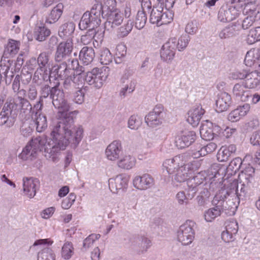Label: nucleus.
I'll list each match as a JSON object with an SVG mask.
<instances>
[{
    "instance_id": "24",
    "label": "nucleus",
    "mask_w": 260,
    "mask_h": 260,
    "mask_svg": "<svg viewBox=\"0 0 260 260\" xmlns=\"http://www.w3.org/2000/svg\"><path fill=\"white\" fill-rule=\"evenodd\" d=\"M260 59V49L253 48L248 51L245 57L244 63L247 67L257 69Z\"/></svg>"
},
{
    "instance_id": "7",
    "label": "nucleus",
    "mask_w": 260,
    "mask_h": 260,
    "mask_svg": "<svg viewBox=\"0 0 260 260\" xmlns=\"http://www.w3.org/2000/svg\"><path fill=\"white\" fill-rule=\"evenodd\" d=\"M196 228L197 224L194 221L191 220H187L179 227L178 231V241L184 245L191 243L194 238Z\"/></svg>"
},
{
    "instance_id": "31",
    "label": "nucleus",
    "mask_w": 260,
    "mask_h": 260,
    "mask_svg": "<svg viewBox=\"0 0 260 260\" xmlns=\"http://www.w3.org/2000/svg\"><path fill=\"white\" fill-rule=\"evenodd\" d=\"M19 50V42L11 40L5 48L3 58H6L9 57H13L16 54Z\"/></svg>"
},
{
    "instance_id": "41",
    "label": "nucleus",
    "mask_w": 260,
    "mask_h": 260,
    "mask_svg": "<svg viewBox=\"0 0 260 260\" xmlns=\"http://www.w3.org/2000/svg\"><path fill=\"white\" fill-rule=\"evenodd\" d=\"M242 160L239 157L234 158L228 166L227 172L231 175L235 174L242 168Z\"/></svg>"
},
{
    "instance_id": "14",
    "label": "nucleus",
    "mask_w": 260,
    "mask_h": 260,
    "mask_svg": "<svg viewBox=\"0 0 260 260\" xmlns=\"http://www.w3.org/2000/svg\"><path fill=\"white\" fill-rule=\"evenodd\" d=\"M128 177L124 174H120L115 178L109 179V187L110 190L114 193H117L121 190L127 188Z\"/></svg>"
},
{
    "instance_id": "56",
    "label": "nucleus",
    "mask_w": 260,
    "mask_h": 260,
    "mask_svg": "<svg viewBox=\"0 0 260 260\" xmlns=\"http://www.w3.org/2000/svg\"><path fill=\"white\" fill-rule=\"evenodd\" d=\"M257 69H253L251 71L250 70H246V77L245 78L246 80L245 82H248L249 83L254 82L255 80H258L256 78L259 73L257 72Z\"/></svg>"
},
{
    "instance_id": "48",
    "label": "nucleus",
    "mask_w": 260,
    "mask_h": 260,
    "mask_svg": "<svg viewBox=\"0 0 260 260\" xmlns=\"http://www.w3.org/2000/svg\"><path fill=\"white\" fill-rule=\"evenodd\" d=\"M57 87V85L52 87L47 84L42 85L40 90L41 95L39 96V99L43 101V99L49 98L50 100L53 94V90L54 88H56Z\"/></svg>"
},
{
    "instance_id": "52",
    "label": "nucleus",
    "mask_w": 260,
    "mask_h": 260,
    "mask_svg": "<svg viewBox=\"0 0 260 260\" xmlns=\"http://www.w3.org/2000/svg\"><path fill=\"white\" fill-rule=\"evenodd\" d=\"M190 40V38L188 35H182L178 40L177 39L176 48H177L180 51L183 50L187 47Z\"/></svg>"
},
{
    "instance_id": "22",
    "label": "nucleus",
    "mask_w": 260,
    "mask_h": 260,
    "mask_svg": "<svg viewBox=\"0 0 260 260\" xmlns=\"http://www.w3.org/2000/svg\"><path fill=\"white\" fill-rule=\"evenodd\" d=\"M59 64L54 65L51 71V74H55L56 78L61 80L70 77L71 69L68 67V61H60Z\"/></svg>"
},
{
    "instance_id": "21",
    "label": "nucleus",
    "mask_w": 260,
    "mask_h": 260,
    "mask_svg": "<svg viewBox=\"0 0 260 260\" xmlns=\"http://www.w3.org/2000/svg\"><path fill=\"white\" fill-rule=\"evenodd\" d=\"M153 178L148 174H145L142 176H136L133 180L134 186L137 189L145 190L153 184Z\"/></svg>"
},
{
    "instance_id": "60",
    "label": "nucleus",
    "mask_w": 260,
    "mask_h": 260,
    "mask_svg": "<svg viewBox=\"0 0 260 260\" xmlns=\"http://www.w3.org/2000/svg\"><path fill=\"white\" fill-rule=\"evenodd\" d=\"M128 127L133 129H137L141 125V122L135 115L130 117L128 121Z\"/></svg>"
},
{
    "instance_id": "36",
    "label": "nucleus",
    "mask_w": 260,
    "mask_h": 260,
    "mask_svg": "<svg viewBox=\"0 0 260 260\" xmlns=\"http://www.w3.org/2000/svg\"><path fill=\"white\" fill-rule=\"evenodd\" d=\"M35 127V122L33 119L26 120L23 121L20 127V132L25 137L31 135Z\"/></svg>"
},
{
    "instance_id": "51",
    "label": "nucleus",
    "mask_w": 260,
    "mask_h": 260,
    "mask_svg": "<svg viewBox=\"0 0 260 260\" xmlns=\"http://www.w3.org/2000/svg\"><path fill=\"white\" fill-rule=\"evenodd\" d=\"M73 249L74 248L72 243L68 242L65 243L62 247V257L66 259L70 258L73 254Z\"/></svg>"
},
{
    "instance_id": "16",
    "label": "nucleus",
    "mask_w": 260,
    "mask_h": 260,
    "mask_svg": "<svg viewBox=\"0 0 260 260\" xmlns=\"http://www.w3.org/2000/svg\"><path fill=\"white\" fill-rule=\"evenodd\" d=\"M105 16H107V20L105 23V27L108 30L115 28L120 25L123 20L122 14L117 10L110 11L105 14Z\"/></svg>"
},
{
    "instance_id": "47",
    "label": "nucleus",
    "mask_w": 260,
    "mask_h": 260,
    "mask_svg": "<svg viewBox=\"0 0 260 260\" xmlns=\"http://www.w3.org/2000/svg\"><path fill=\"white\" fill-rule=\"evenodd\" d=\"M133 25V22L131 20H128L126 24L118 28L117 36L119 38H124L127 36L132 31Z\"/></svg>"
},
{
    "instance_id": "43",
    "label": "nucleus",
    "mask_w": 260,
    "mask_h": 260,
    "mask_svg": "<svg viewBox=\"0 0 260 260\" xmlns=\"http://www.w3.org/2000/svg\"><path fill=\"white\" fill-rule=\"evenodd\" d=\"M38 260H55V255L51 248L46 247L38 252Z\"/></svg>"
},
{
    "instance_id": "37",
    "label": "nucleus",
    "mask_w": 260,
    "mask_h": 260,
    "mask_svg": "<svg viewBox=\"0 0 260 260\" xmlns=\"http://www.w3.org/2000/svg\"><path fill=\"white\" fill-rule=\"evenodd\" d=\"M75 25L73 22H68L61 25L58 30V35L63 38L71 35L75 30Z\"/></svg>"
},
{
    "instance_id": "12",
    "label": "nucleus",
    "mask_w": 260,
    "mask_h": 260,
    "mask_svg": "<svg viewBox=\"0 0 260 260\" xmlns=\"http://www.w3.org/2000/svg\"><path fill=\"white\" fill-rule=\"evenodd\" d=\"M177 38L170 39L162 46L160 54L161 58L165 61H171L174 57L176 50Z\"/></svg>"
},
{
    "instance_id": "58",
    "label": "nucleus",
    "mask_w": 260,
    "mask_h": 260,
    "mask_svg": "<svg viewBox=\"0 0 260 260\" xmlns=\"http://www.w3.org/2000/svg\"><path fill=\"white\" fill-rule=\"evenodd\" d=\"M172 20L173 17L172 14L170 12L163 13L162 12L159 23V26L169 24L172 21Z\"/></svg>"
},
{
    "instance_id": "62",
    "label": "nucleus",
    "mask_w": 260,
    "mask_h": 260,
    "mask_svg": "<svg viewBox=\"0 0 260 260\" xmlns=\"http://www.w3.org/2000/svg\"><path fill=\"white\" fill-rule=\"evenodd\" d=\"M43 107V101L41 99H39L38 101H37L36 104L34 105L33 107V111H32V114L35 113V115L37 116L39 115L40 113H43L42 112V109Z\"/></svg>"
},
{
    "instance_id": "61",
    "label": "nucleus",
    "mask_w": 260,
    "mask_h": 260,
    "mask_svg": "<svg viewBox=\"0 0 260 260\" xmlns=\"http://www.w3.org/2000/svg\"><path fill=\"white\" fill-rule=\"evenodd\" d=\"M176 174L174 176V179L178 182H183L187 179V175L186 173H183L182 170L178 168L176 170Z\"/></svg>"
},
{
    "instance_id": "27",
    "label": "nucleus",
    "mask_w": 260,
    "mask_h": 260,
    "mask_svg": "<svg viewBox=\"0 0 260 260\" xmlns=\"http://www.w3.org/2000/svg\"><path fill=\"white\" fill-rule=\"evenodd\" d=\"M255 169L250 165L246 166L239 174V180L246 186L251 185L254 181Z\"/></svg>"
},
{
    "instance_id": "38",
    "label": "nucleus",
    "mask_w": 260,
    "mask_h": 260,
    "mask_svg": "<svg viewBox=\"0 0 260 260\" xmlns=\"http://www.w3.org/2000/svg\"><path fill=\"white\" fill-rule=\"evenodd\" d=\"M34 121H35L36 131L38 132L41 133L47 127V117L44 113H40L39 115L36 116Z\"/></svg>"
},
{
    "instance_id": "40",
    "label": "nucleus",
    "mask_w": 260,
    "mask_h": 260,
    "mask_svg": "<svg viewBox=\"0 0 260 260\" xmlns=\"http://www.w3.org/2000/svg\"><path fill=\"white\" fill-rule=\"evenodd\" d=\"M214 207L209 209L204 213L205 219L207 222H211L216 217L220 216L222 213L219 207L216 204H213Z\"/></svg>"
},
{
    "instance_id": "5",
    "label": "nucleus",
    "mask_w": 260,
    "mask_h": 260,
    "mask_svg": "<svg viewBox=\"0 0 260 260\" xmlns=\"http://www.w3.org/2000/svg\"><path fill=\"white\" fill-rule=\"evenodd\" d=\"M52 96L50 101L52 105L56 109L59 110V113L61 114L62 118L59 121H61L63 119L71 117L73 121V125H74V118L78 113L77 111H70V106L64 99V92L62 90H60L57 86L56 88L53 90Z\"/></svg>"
},
{
    "instance_id": "59",
    "label": "nucleus",
    "mask_w": 260,
    "mask_h": 260,
    "mask_svg": "<svg viewBox=\"0 0 260 260\" xmlns=\"http://www.w3.org/2000/svg\"><path fill=\"white\" fill-rule=\"evenodd\" d=\"M84 90L79 89L74 93L73 101L77 104H81L84 100Z\"/></svg>"
},
{
    "instance_id": "46",
    "label": "nucleus",
    "mask_w": 260,
    "mask_h": 260,
    "mask_svg": "<svg viewBox=\"0 0 260 260\" xmlns=\"http://www.w3.org/2000/svg\"><path fill=\"white\" fill-rule=\"evenodd\" d=\"M13 62L12 60L8 59L6 60L5 58H2L0 64L1 80H2L3 76L6 77V75L10 74L9 70Z\"/></svg>"
},
{
    "instance_id": "13",
    "label": "nucleus",
    "mask_w": 260,
    "mask_h": 260,
    "mask_svg": "<svg viewBox=\"0 0 260 260\" xmlns=\"http://www.w3.org/2000/svg\"><path fill=\"white\" fill-rule=\"evenodd\" d=\"M241 187L239 189V185L236 181H233L227 184L226 188H224L228 192H231V194H236V197L239 202L240 201H244L246 197L247 193L250 187V185L247 186L243 185L242 182H240Z\"/></svg>"
},
{
    "instance_id": "50",
    "label": "nucleus",
    "mask_w": 260,
    "mask_h": 260,
    "mask_svg": "<svg viewBox=\"0 0 260 260\" xmlns=\"http://www.w3.org/2000/svg\"><path fill=\"white\" fill-rule=\"evenodd\" d=\"M258 11L254 10L252 14L247 16L242 21V27L244 29H247L251 26L256 21V15L259 14Z\"/></svg>"
},
{
    "instance_id": "64",
    "label": "nucleus",
    "mask_w": 260,
    "mask_h": 260,
    "mask_svg": "<svg viewBox=\"0 0 260 260\" xmlns=\"http://www.w3.org/2000/svg\"><path fill=\"white\" fill-rule=\"evenodd\" d=\"M250 142L253 145H260V130L253 133L250 138Z\"/></svg>"
},
{
    "instance_id": "28",
    "label": "nucleus",
    "mask_w": 260,
    "mask_h": 260,
    "mask_svg": "<svg viewBox=\"0 0 260 260\" xmlns=\"http://www.w3.org/2000/svg\"><path fill=\"white\" fill-rule=\"evenodd\" d=\"M236 146L234 144L222 146L217 154L218 160L220 162L226 161L236 152Z\"/></svg>"
},
{
    "instance_id": "18",
    "label": "nucleus",
    "mask_w": 260,
    "mask_h": 260,
    "mask_svg": "<svg viewBox=\"0 0 260 260\" xmlns=\"http://www.w3.org/2000/svg\"><path fill=\"white\" fill-rule=\"evenodd\" d=\"M122 152L120 141L115 140L110 144L107 147L105 154L109 160L114 161L119 158Z\"/></svg>"
},
{
    "instance_id": "26",
    "label": "nucleus",
    "mask_w": 260,
    "mask_h": 260,
    "mask_svg": "<svg viewBox=\"0 0 260 260\" xmlns=\"http://www.w3.org/2000/svg\"><path fill=\"white\" fill-rule=\"evenodd\" d=\"M241 28L239 23H233L224 27L218 33L220 39H226L236 36Z\"/></svg>"
},
{
    "instance_id": "30",
    "label": "nucleus",
    "mask_w": 260,
    "mask_h": 260,
    "mask_svg": "<svg viewBox=\"0 0 260 260\" xmlns=\"http://www.w3.org/2000/svg\"><path fill=\"white\" fill-rule=\"evenodd\" d=\"M63 8L62 4H58L50 12L46 20V23L52 24L56 22L61 16Z\"/></svg>"
},
{
    "instance_id": "42",
    "label": "nucleus",
    "mask_w": 260,
    "mask_h": 260,
    "mask_svg": "<svg viewBox=\"0 0 260 260\" xmlns=\"http://www.w3.org/2000/svg\"><path fill=\"white\" fill-rule=\"evenodd\" d=\"M147 20V14L144 11H138L135 17V26L138 29H142Z\"/></svg>"
},
{
    "instance_id": "23",
    "label": "nucleus",
    "mask_w": 260,
    "mask_h": 260,
    "mask_svg": "<svg viewBox=\"0 0 260 260\" xmlns=\"http://www.w3.org/2000/svg\"><path fill=\"white\" fill-rule=\"evenodd\" d=\"M189 153H184L179 155L175 156L172 159H166L163 164V166L166 168L168 174H171L176 172V170L180 167L179 161L181 158H185L188 156Z\"/></svg>"
},
{
    "instance_id": "63",
    "label": "nucleus",
    "mask_w": 260,
    "mask_h": 260,
    "mask_svg": "<svg viewBox=\"0 0 260 260\" xmlns=\"http://www.w3.org/2000/svg\"><path fill=\"white\" fill-rule=\"evenodd\" d=\"M242 117L239 111L237 109L233 110L228 115V119L232 122H236L239 120Z\"/></svg>"
},
{
    "instance_id": "53",
    "label": "nucleus",
    "mask_w": 260,
    "mask_h": 260,
    "mask_svg": "<svg viewBox=\"0 0 260 260\" xmlns=\"http://www.w3.org/2000/svg\"><path fill=\"white\" fill-rule=\"evenodd\" d=\"M112 55L108 49H104L101 53L100 62L103 64H109L112 62Z\"/></svg>"
},
{
    "instance_id": "19",
    "label": "nucleus",
    "mask_w": 260,
    "mask_h": 260,
    "mask_svg": "<svg viewBox=\"0 0 260 260\" xmlns=\"http://www.w3.org/2000/svg\"><path fill=\"white\" fill-rule=\"evenodd\" d=\"M39 185L38 179L25 178L23 179V189L25 196L29 198H32L36 193L37 188Z\"/></svg>"
},
{
    "instance_id": "33",
    "label": "nucleus",
    "mask_w": 260,
    "mask_h": 260,
    "mask_svg": "<svg viewBox=\"0 0 260 260\" xmlns=\"http://www.w3.org/2000/svg\"><path fill=\"white\" fill-rule=\"evenodd\" d=\"M50 33V29L44 25L37 26L34 30V37L36 40L42 42L45 41Z\"/></svg>"
},
{
    "instance_id": "57",
    "label": "nucleus",
    "mask_w": 260,
    "mask_h": 260,
    "mask_svg": "<svg viewBox=\"0 0 260 260\" xmlns=\"http://www.w3.org/2000/svg\"><path fill=\"white\" fill-rule=\"evenodd\" d=\"M198 30V23L196 21H191L187 23L185 27V32L189 35H193Z\"/></svg>"
},
{
    "instance_id": "44",
    "label": "nucleus",
    "mask_w": 260,
    "mask_h": 260,
    "mask_svg": "<svg viewBox=\"0 0 260 260\" xmlns=\"http://www.w3.org/2000/svg\"><path fill=\"white\" fill-rule=\"evenodd\" d=\"M246 41L249 44H252L260 41V26L255 27L249 30Z\"/></svg>"
},
{
    "instance_id": "20",
    "label": "nucleus",
    "mask_w": 260,
    "mask_h": 260,
    "mask_svg": "<svg viewBox=\"0 0 260 260\" xmlns=\"http://www.w3.org/2000/svg\"><path fill=\"white\" fill-rule=\"evenodd\" d=\"M205 113V110L201 105H197L188 112V118L187 121L193 127L197 126L200 120Z\"/></svg>"
},
{
    "instance_id": "4",
    "label": "nucleus",
    "mask_w": 260,
    "mask_h": 260,
    "mask_svg": "<svg viewBox=\"0 0 260 260\" xmlns=\"http://www.w3.org/2000/svg\"><path fill=\"white\" fill-rule=\"evenodd\" d=\"M103 9L102 2H100V4H94L90 12H85L80 21L79 28L81 30L88 29L89 32H92L91 35H94V29L100 25L101 22V15L104 17Z\"/></svg>"
},
{
    "instance_id": "39",
    "label": "nucleus",
    "mask_w": 260,
    "mask_h": 260,
    "mask_svg": "<svg viewBox=\"0 0 260 260\" xmlns=\"http://www.w3.org/2000/svg\"><path fill=\"white\" fill-rule=\"evenodd\" d=\"M222 185L223 183L221 181H217L215 177H212L209 179L208 182H205L204 186L207 187L209 192L212 194L218 188H220L219 189L220 190L221 188H226L227 185L224 184L223 186Z\"/></svg>"
},
{
    "instance_id": "54",
    "label": "nucleus",
    "mask_w": 260,
    "mask_h": 260,
    "mask_svg": "<svg viewBox=\"0 0 260 260\" xmlns=\"http://www.w3.org/2000/svg\"><path fill=\"white\" fill-rule=\"evenodd\" d=\"M200 134L201 137L206 140L210 141L215 137L213 134V130L211 129L210 126H204L200 129Z\"/></svg>"
},
{
    "instance_id": "25",
    "label": "nucleus",
    "mask_w": 260,
    "mask_h": 260,
    "mask_svg": "<svg viewBox=\"0 0 260 260\" xmlns=\"http://www.w3.org/2000/svg\"><path fill=\"white\" fill-rule=\"evenodd\" d=\"M232 103L231 95L225 92L221 93L218 95L216 101V111L220 113L226 111Z\"/></svg>"
},
{
    "instance_id": "49",
    "label": "nucleus",
    "mask_w": 260,
    "mask_h": 260,
    "mask_svg": "<svg viewBox=\"0 0 260 260\" xmlns=\"http://www.w3.org/2000/svg\"><path fill=\"white\" fill-rule=\"evenodd\" d=\"M153 7V8L151 10L150 14L149 21L152 24H156L157 26H159V23L163 9L162 8H160L161 10L156 9L154 8V5Z\"/></svg>"
},
{
    "instance_id": "29",
    "label": "nucleus",
    "mask_w": 260,
    "mask_h": 260,
    "mask_svg": "<svg viewBox=\"0 0 260 260\" xmlns=\"http://www.w3.org/2000/svg\"><path fill=\"white\" fill-rule=\"evenodd\" d=\"M79 57L84 65H88L91 63L94 58V50L91 47L84 46L80 51Z\"/></svg>"
},
{
    "instance_id": "17",
    "label": "nucleus",
    "mask_w": 260,
    "mask_h": 260,
    "mask_svg": "<svg viewBox=\"0 0 260 260\" xmlns=\"http://www.w3.org/2000/svg\"><path fill=\"white\" fill-rule=\"evenodd\" d=\"M238 224L236 220H229L226 222L225 231L222 232L221 238L225 242H230L234 240V236L238 231Z\"/></svg>"
},
{
    "instance_id": "9",
    "label": "nucleus",
    "mask_w": 260,
    "mask_h": 260,
    "mask_svg": "<svg viewBox=\"0 0 260 260\" xmlns=\"http://www.w3.org/2000/svg\"><path fill=\"white\" fill-rule=\"evenodd\" d=\"M258 84V81L255 80L254 82H242L241 83L236 84L233 88V92L235 96L241 101H248L250 96V91L248 89L255 87Z\"/></svg>"
},
{
    "instance_id": "11",
    "label": "nucleus",
    "mask_w": 260,
    "mask_h": 260,
    "mask_svg": "<svg viewBox=\"0 0 260 260\" xmlns=\"http://www.w3.org/2000/svg\"><path fill=\"white\" fill-rule=\"evenodd\" d=\"M239 15V11L234 6L223 5L219 9L217 15L218 20L223 23L233 21Z\"/></svg>"
},
{
    "instance_id": "8",
    "label": "nucleus",
    "mask_w": 260,
    "mask_h": 260,
    "mask_svg": "<svg viewBox=\"0 0 260 260\" xmlns=\"http://www.w3.org/2000/svg\"><path fill=\"white\" fill-rule=\"evenodd\" d=\"M73 49V43L71 40L62 42L57 46L54 55L55 62L60 61L70 62L71 54Z\"/></svg>"
},
{
    "instance_id": "10",
    "label": "nucleus",
    "mask_w": 260,
    "mask_h": 260,
    "mask_svg": "<svg viewBox=\"0 0 260 260\" xmlns=\"http://www.w3.org/2000/svg\"><path fill=\"white\" fill-rule=\"evenodd\" d=\"M165 115L163 106L161 104L157 105L153 110L145 116V122L149 126L155 127L162 124Z\"/></svg>"
},
{
    "instance_id": "3",
    "label": "nucleus",
    "mask_w": 260,
    "mask_h": 260,
    "mask_svg": "<svg viewBox=\"0 0 260 260\" xmlns=\"http://www.w3.org/2000/svg\"><path fill=\"white\" fill-rule=\"evenodd\" d=\"M107 78V75L101 69L97 68H94L90 72H82L71 76L74 88L77 89H81L85 81L95 88H100Z\"/></svg>"
},
{
    "instance_id": "35",
    "label": "nucleus",
    "mask_w": 260,
    "mask_h": 260,
    "mask_svg": "<svg viewBox=\"0 0 260 260\" xmlns=\"http://www.w3.org/2000/svg\"><path fill=\"white\" fill-rule=\"evenodd\" d=\"M135 157L130 155H125L118 161L117 165L119 168L129 170L135 166Z\"/></svg>"
},
{
    "instance_id": "34",
    "label": "nucleus",
    "mask_w": 260,
    "mask_h": 260,
    "mask_svg": "<svg viewBox=\"0 0 260 260\" xmlns=\"http://www.w3.org/2000/svg\"><path fill=\"white\" fill-rule=\"evenodd\" d=\"M19 93L30 101L36 100L38 95L36 85L32 84L29 85L26 90L23 89L20 90Z\"/></svg>"
},
{
    "instance_id": "32",
    "label": "nucleus",
    "mask_w": 260,
    "mask_h": 260,
    "mask_svg": "<svg viewBox=\"0 0 260 260\" xmlns=\"http://www.w3.org/2000/svg\"><path fill=\"white\" fill-rule=\"evenodd\" d=\"M132 245L134 247L138 245L139 247L142 248L141 250L142 253L146 251L147 249L150 246V241L148 238L140 236H134L133 239Z\"/></svg>"
},
{
    "instance_id": "2",
    "label": "nucleus",
    "mask_w": 260,
    "mask_h": 260,
    "mask_svg": "<svg viewBox=\"0 0 260 260\" xmlns=\"http://www.w3.org/2000/svg\"><path fill=\"white\" fill-rule=\"evenodd\" d=\"M32 109L29 101L25 97L18 96L14 99L7 100L0 113V125L11 127L14 125L19 111L28 113Z\"/></svg>"
},
{
    "instance_id": "15",
    "label": "nucleus",
    "mask_w": 260,
    "mask_h": 260,
    "mask_svg": "<svg viewBox=\"0 0 260 260\" xmlns=\"http://www.w3.org/2000/svg\"><path fill=\"white\" fill-rule=\"evenodd\" d=\"M197 135L193 131H188L183 133V134L177 138L175 143L178 149H183L189 147L196 140Z\"/></svg>"
},
{
    "instance_id": "1",
    "label": "nucleus",
    "mask_w": 260,
    "mask_h": 260,
    "mask_svg": "<svg viewBox=\"0 0 260 260\" xmlns=\"http://www.w3.org/2000/svg\"><path fill=\"white\" fill-rule=\"evenodd\" d=\"M81 126L75 127L71 117L59 121L50 133L51 138L42 135L32 139L23 149L19 157L23 160H32L38 151L44 150L45 157L55 161L56 155L64 150L69 144L76 148L82 139Z\"/></svg>"
},
{
    "instance_id": "45",
    "label": "nucleus",
    "mask_w": 260,
    "mask_h": 260,
    "mask_svg": "<svg viewBox=\"0 0 260 260\" xmlns=\"http://www.w3.org/2000/svg\"><path fill=\"white\" fill-rule=\"evenodd\" d=\"M40 70L45 73L47 71V64L49 61V55L46 52L41 53L37 59Z\"/></svg>"
},
{
    "instance_id": "6",
    "label": "nucleus",
    "mask_w": 260,
    "mask_h": 260,
    "mask_svg": "<svg viewBox=\"0 0 260 260\" xmlns=\"http://www.w3.org/2000/svg\"><path fill=\"white\" fill-rule=\"evenodd\" d=\"M228 191L222 188L218 190L214 197L212 204H216L222 212H224L225 214L231 216L235 214L237 205L233 200L229 199L226 200L228 198L231 196V192Z\"/></svg>"
},
{
    "instance_id": "55",
    "label": "nucleus",
    "mask_w": 260,
    "mask_h": 260,
    "mask_svg": "<svg viewBox=\"0 0 260 260\" xmlns=\"http://www.w3.org/2000/svg\"><path fill=\"white\" fill-rule=\"evenodd\" d=\"M19 78L22 84H28L32 78V73L26 71L25 69L23 68L20 75H19Z\"/></svg>"
}]
</instances>
